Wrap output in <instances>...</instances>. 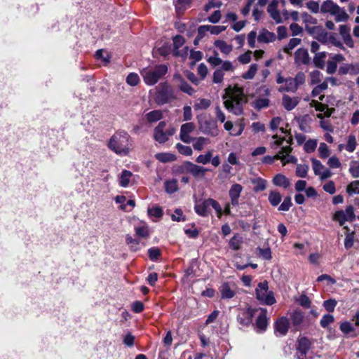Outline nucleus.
<instances>
[{
  "instance_id": "nucleus-3",
  "label": "nucleus",
  "mask_w": 359,
  "mask_h": 359,
  "mask_svg": "<svg viewBox=\"0 0 359 359\" xmlns=\"http://www.w3.org/2000/svg\"><path fill=\"white\" fill-rule=\"evenodd\" d=\"M140 73L147 85L154 86L168 73V67L165 65H158L154 68H144Z\"/></svg>"
},
{
  "instance_id": "nucleus-58",
  "label": "nucleus",
  "mask_w": 359,
  "mask_h": 359,
  "mask_svg": "<svg viewBox=\"0 0 359 359\" xmlns=\"http://www.w3.org/2000/svg\"><path fill=\"white\" fill-rule=\"evenodd\" d=\"M322 74L319 70H313L310 73L311 84H318L321 82Z\"/></svg>"
},
{
  "instance_id": "nucleus-51",
  "label": "nucleus",
  "mask_w": 359,
  "mask_h": 359,
  "mask_svg": "<svg viewBox=\"0 0 359 359\" xmlns=\"http://www.w3.org/2000/svg\"><path fill=\"white\" fill-rule=\"evenodd\" d=\"M319 156L321 158H326L330 154V151L325 142H321L318 147Z\"/></svg>"
},
{
  "instance_id": "nucleus-42",
  "label": "nucleus",
  "mask_w": 359,
  "mask_h": 359,
  "mask_svg": "<svg viewBox=\"0 0 359 359\" xmlns=\"http://www.w3.org/2000/svg\"><path fill=\"white\" fill-rule=\"evenodd\" d=\"M257 69H258V65L257 64H252L249 67L248 70L242 75V77L244 79H248V80L252 79L255 77V76L257 72Z\"/></svg>"
},
{
  "instance_id": "nucleus-61",
  "label": "nucleus",
  "mask_w": 359,
  "mask_h": 359,
  "mask_svg": "<svg viewBox=\"0 0 359 359\" xmlns=\"http://www.w3.org/2000/svg\"><path fill=\"white\" fill-rule=\"evenodd\" d=\"M140 81V77L136 73H130L126 77V82L131 86H135Z\"/></svg>"
},
{
  "instance_id": "nucleus-6",
  "label": "nucleus",
  "mask_w": 359,
  "mask_h": 359,
  "mask_svg": "<svg viewBox=\"0 0 359 359\" xmlns=\"http://www.w3.org/2000/svg\"><path fill=\"white\" fill-rule=\"evenodd\" d=\"M165 126V121H160L154 130V138L160 144L166 142L175 133V129L172 127L164 130Z\"/></svg>"
},
{
  "instance_id": "nucleus-5",
  "label": "nucleus",
  "mask_w": 359,
  "mask_h": 359,
  "mask_svg": "<svg viewBox=\"0 0 359 359\" xmlns=\"http://www.w3.org/2000/svg\"><path fill=\"white\" fill-rule=\"evenodd\" d=\"M175 99L176 95L173 89L167 83H161L156 95V102L159 105H163Z\"/></svg>"
},
{
  "instance_id": "nucleus-24",
  "label": "nucleus",
  "mask_w": 359,
  "mask_h": 359,
  "mask_svg": "<svg viewBox=\"0 0 359 359\" xmlns=\"http://www.w3.org/2000/svg\"><path fill=\"white\" fill-rule=\"evenodd\" d=\"M295 120L299 125V129L305 133L310 131V127L309 126L311 118L309 114H305L299 117H295Z\"/></svg>"
},
{
  "instance_id": "nucleus-34",
  "label": "nucleus",
  "mask_w": 359,
  "mask_h": 359,
  "mask_svg": "<svg viewBox=\"0 0 359 359\" xmlns=\"http://www.w3.org/2000/svg\"><path fill=\"white\" fill-rule=\"evenodd\" d=\"M243 243V238L239 234H235L229 241V248L233 250H238Z\"/></svg>"
},
{
  "instance_id": "nucleus-49",
  "label": "nucleus",
  "mask_w": 359,
  "mask_h": 359,
  "mask_svg": "<svg viewBox=\"0 0 359 359\" xmlns=\"http://www.w3.org/2000/svg\"><path fill=\"white\" fill-rule=\"evenodd\" d=\"M334 321V318L331 314H325L320 320V325L323 328H327Z\"/></svg>"
},
{
  "instance_id": "nucleus-41",
  "label": "nucleus",
  "mask_w": 359,
  "mask_h": 359,
  "mask_svg": "<svg viewBox=\"0 0 359 359\" xmlns=\"http://www.w3.org/2000/svg\"><path fill=\"white\" fill-rule=\"evenodd\" d=\"M135 234L138 237L146 238L149 236V228L147 225H141L135 227Z\"/></svg>"
},
{
  "instance_id": "nucleus-25",
  "label": "nucleus",
  "mask_w": 359,
  "mask_h": 359,
  "mask_svg": "<svg viewBox=\"0 0 359 359\" xmlns=\"http://www.w3.org/2000/svg\"><path fill=\"white\" fill-rule=\"evenodd\" d=\"M327 53L325 51L316 53L313 58V63L316 68L323 69L325 67V58Z\"/></svg>"
},
{
  "instance_id": "nucleus-50",
  "label": "nucleus",
  "mask_w": 359,
  "mask_h": 359,
  "mask_svg": "<svg viewBox=\"0 0 359 359\" xmlns=\"http://www.w3.org/2000/svg\"><path fill=\"white\" fill-rule=\"evenodd\" d=\"M275 158H276V159L281 160V161L283 163V164L289 163H297V158L295 156H291V155L281 156L280 154H276L275 156Z\"/></svg>"
},
{
  "instance_id": "nucleus-43",
  "label": "nucleus",
  "mask_w": 359,
  "mask_h": 359,
  "mask_svg": "<svg viewBox=\"0 0 359 359\" xmlns=\"http://www.w3.org/2000/svg\"><path fill=\"white\" fill-rule=\"evenodd\" d=\"M267 12L269 13L270 17L274 20L277 24L281 23L283 22L280 13L277 8L267 7Z\"/></svg>"
},
{
  "instance_id": "nucleus-8",
  "label": "nucleus",
  "mask_w": 359,
  "mask_h": 359,
  "mask_svg": "<svg viewBox=\"0 0 359 359\" xmlns=\"http://www.w3.org/2000/svg\"><path fill=\"white\" fill-rule=\"evenodd\" d=\"M259 311L257 308L248 307L245 310L241 311L237 316V320L239 324L248 326L251 324L252 318Z\"/></svg>"
},
{
  "instance_id": "nucleus-37",
  "label": "nucleus",
  "mask_w": 359,
  "mask_h": 359,
  "mask_svg": "<svg viewBox=\"0 0 359 359\" xmlns=\"http://www.w3.org/2000/svg\"><path fill=\"white\" fill-rule=\"evenodd\" d=\"M165 190L168 194H173L178 190L177 182L176 180L172 179L165 181Z\"/></svg>"
},
{
  "instance_id": "nucleus-64",
  "label": "nucleus",
  "mask_w": 359,
  "mask_h": 359,
  "mask_svg": "<svg viewBox=\"0 0 359 359\" xmlns=\"http://www.w3.org/2000/svg\"><path fill=\"white\" fill-rule=\"evenodd\" d=\"M171 219L175 222H184L186 220V217L180 208L175 209V213L171 215Z\"/></svg>"
},
{
  "instance_id": "nucleus-33",
  "label": "nucleus",
  "mask_w": 359,
  "mask_h": 359,
  "mask_svg": "<svg viewBox=\"0 0 359 359\" xmlns=\"http://www.w3.org/2000/svg\"><path fill=\"white\" fill-rule=\"evenodd\" d=\"M252 183L255 185L254 191L255 192L264 191L266 188L267 182L263 178L257 177L253 179Z\"/></svg>"
},
{
  "instance_id": "nucleus-23",
  "label": "nucleus",
  "mask_w": 359,
  "mask_h": 359,
  "mask_svg": "<svg viewBox=\"0 0 359 359\" xmlns=\"http://www.w3.org/2000/svg\"><path fill=\"white\" fill-rule=\"evenodd\" d=\"M219 292L221 294V298L224 299H229L233 298L236 292L233 290L229 283L225 282L222 284L219 287Z\"/></svg>"
},
{
  "instance_id": "nucleus-19",
  "label": "nucleus",
  "mask_w": 359,
  "mask_h": 359,
  "mask_svg": "<svg viewBox=\"0 0 359 359\" xmlns=\"http://www.w3.org/2000/svg\"><path fill=\"white\" fill-rule=\"evenodd\" d=\"M216 128V123L211 119L200 122V129L205 134L211 135L212 136L217 135V133H215Z\"/></svg>"
},
{
  "instance_id": "nucleus-59",
  "label": "nucleus",
  "mask_w": 359,
  "mask_h": 359,
  "mask_svg": "<svg viewBox=\"0 0 359 359\" xmlns=\"http://www.w3.org/2000/svg\"><path fill=\"white\" fill-rule=\"evenodd\" d=\"M207 61L212 67L219 66L222 62V59L218 57V53L216 51H214V55L210 56Z\"/></svg>"
},
{
  "instance_id": "nucleus-9",
  "label": "nucleus",
  "mask_w": 359,
  "mask_h": 359,
  "mask_svg": "<svg viewBox=\"0 0 359 359\" xmlns=\"http://www.w3.org/2000/svg\"><path fill=\"white\" fill-rule=\"evenodd\" d=\"M311 348V342L306 337L298 339L296 355L297 359H306V353Z\"/></svg>"
},
{
  "instance_id": "nucleus-60",
  "label": "nucleus",
  "mask_w": 359,
  "mask_h": 359,
  "mask_svg": "<svg viewBox=\"0 0 359 359\" xmlns=\"http://www.w3.org/2000/svg\"><path fill=\"white\" fill-rule=\"evenodd\" d=\"M257 250L259 252V257L262 259L265 260H270L271 259V251L269 248H261L258 247Z\"/></svg>"
},
{
  "instance_id": "nucleus-62",
  "label": "nucleus",
  "mask_w": 359,
  "mask_h": 359,
  "mask_svg": "<svg viewBox=\"0 0 359 359\" xmlns=\"http://www.w3.org/2000/svg\"><path fill=\"white\" fill-rule=\"evenodd\" d=\"M340 330L345 334H350L354 331V327L352 324L348 321H345L341 323L339 326Z\"/></svg>"
},
{
  "instance_id": "nucleus-45",
  "label": "nucleus",
  "mask_w": 359,
  "mask_h": 359,
  "mask_svg": "<svg viewBox=\"0 0 359 359\" xmlns=\"http://www.w3.org/2000/svg\"><path fill=\"white\" fill-rule=\"evenodd\" d=\"M211 102L208 99L202 98L195 103L194 108L196 111L204 110L208 109L210 106Z\"/></svg>"
},
{
  "instance_id": "nucleus-46",
  "label": "nucleus",
  "mask_w": 359,
  "mask_h": 359,
  "mask_svg": "<svg viewBox=\"0 0 359 359\" xmlns=\"http://www.w3.org/2000/svg\"><path fill=\"white\" fill-rule=\"evenodd\" d=\"M317 144L318 142L316 140L310 139L304 143V149L306 153H312L316 150Z\"/></svg>"
},
{
  "instance_id": "nucleus-15",
  "label": "nucleus",
  "mask_w": 359,
  "mask_h": 359,
  "mask_svg": "<svg viewBox=\"0 0 359 359\" xmlns=\"http://www.w3.org/2000/svg\"><path fill=\"white\" fill-rule=\"evenodd\" d=\"M185 170L191 174L194 177H203L208 171L207 168L196 165L190 161H187L184 164Z\"/></svg>"
},
{
  "instance_id": "nucleus-63",
  "label": "nucleus",
  "mask_w": 359,
  "mask_h": 359,
  "mask_svg": "<svg viewBox=\"0 0 359 359\" xmlns=\"http://www.w3.org/2000/svg\"><path fill=\"white\" fill-rule=\"evenodd\" d=\"M212 152L208 151L205 154H201L197 158L196 161L198 163H202L203 165H205L208 163L212 158Z\"/></svg>"
},
{
  "instance_id": "nucleus-55",
  "label": "nucleus",
  "mask_w": 359,
  "mask_h": 359,
  "mask_svg": "<svg viewBox=\"0 0 359 359\" xmlns=\"http://www.w3.org/2000/svg\"><path fill=\"white\" fill-rule=\"evenodd\" d=\"M337 304V301L334 299H329L324 301L323 307L329 313L333 312Z\"/></svg>"
},
{
  "instance_id": "nucleus-16",
  "label": "nucleus",
  "mask_w": 359,
  "mask_h": 359,
  "mask_svg": "<svg viewBox=\"0 0 359 359\" xmlns=\"http://www.w3.org/2000/svg\"><path fill=\"white\" fill-rule=\"evenodd\" d=\"M290 322L286 317L278 319L274 325L275 333L277 336H285L288 332Z\"/></svg>"
},
{
  "instance_id": "nucleus-52",
  "label": "nucleus",
  "mask_w": 359,
  "mask_h": 359,
  "mask_svg": "<svg viewBox=\"0 0 359 359\" xmlns=\"http://www.w3.org/2000/svg\"><path fill=\"white\" fill-rule=\"evenodd\" d=\"M349 172L353 177H359V161H353L351 162Z\"/></svg>"
},
{
  "instance_id": "nucleus-53",
  "label": "nucleus",
  "mask_w": 359,
  "mask_h": 359,
  "mask_svg": "<svg viewBox=\"0 0 359 359\" xmlns=\"http://www.w3.org/2000/svg\"><path fill=\"white\" fill-rule=\"evenodd\" d=\"M176 148L178 152L184 156H191L193 153L191 148L189 146L183 145L180 143L176 144Z\"/></svg>"
},
{
  "instance_id": "nucleus-32",
  "label": "nucleus",
  "mask_w": 359,
  "mask_h": 359,
  "mask_svg": "<svg viewBox=\"0 0 359 359\" xmlns=\"http://www.w3.org/2000/svg\"><path fill=\"white\" fill-rule=\"evenodd\" d=\"M332 15L334 16V20L337 22H346L349 18V15L347 14L345 9L344 8H341L340 6H339V9H337L336 14H333Z\"/></svg>"
},
{
  "instance_id": "nucleus-7",
  "label": "nucleus",
  "mask_w": 359,
  "mask_h": 359,
  "mask_svg": "<svg viewBox=\"0 0 359 359\" xmlns=\"http://www.w3.org/2000/svg\"><path fill=\"white\" fill-rule=\"evenodd\" d=\"M334 219L337 221L340 226H343L346 222H353L355 219V215L353 205L347 206L345 210L336 211L334 214Z\"/></svg>"
},
{
  "instance_id": "nucleus-56",
  "label": "nucleus",
  "mask_w": 359,
  "mask_h": 359,
  "mask_svg": "<svg viewBox=\"0 0 359 359\" xmlns=\"http://www.w3.org/2000/svg\"><path fill=\"white\" fill-rule=\"evenodd\" d=\"M311 162L313 164V172L316 175H320V172L325 169L324 165L319 160L312 158Z\"/></svg>"
},
{
  "instance_id": "nucleus-13",
  "label": "nucleus",
  "mask_w": 359,
  "mask_h": 359,
  "mask_svg": "<svg viewBox=\"0 0 359 359\" xmlns=\"http://www.w3.org/2000/svg\"><path fill=\"white\" fill-rule=\"evenodd\" d=\"M309 32L319 42L325 44L328 42V34L322 27L315 26L308 29Z\"/></svg>"
},
{
  "instance_id": "nucleus-57",
  "label": "nucleus",
  "mask_w": 359,
  "mask_h": 359,
  "mask_svg": "<svg viewBox=\"0 0 359 359\" xmlns=\"http://www.w3.org/2000/svg\"><path fill=\"white\" fill-rule=\"evenodd\" d=\"M292 199H291V197L290 196H286L283 203L280 205V206L278 207V210L279 211H288L290 210V208L292 207Z\"/></svg>"
},
{
  "instance_id": "nucleus-47",
  "label": "nucleus",
  "mask_w": 359,
  "mask_h": 359,
  "mask_svg": "<svg viewBox=\"0 0 359 359\" xmlns=\"http://www.w3.org/2000/svg\"><path fill=\"white\" fill-rule=\"evenodd\" d=\"M302 42V40L298 38H292L290 40L288 44L285 46L284 51L286 53H290V52L297 47L299 44H300Z\"/></svg>"
},
{
  "instance_id": "nucleus-18",
  "label": "nucleus",
  "mask_w": 359,
  "mask_h": 359,
  "mask_svg": "<svg viewBox=\"0 0 359 359\" xmlns=\"http://www.w3.org/2000/svg\"><path fill=\"white\" fill-rule=\"evenodd\" d=\"M339 34L345 44L349 48H353L354 42L351 36V27L346 25H341L339 27Z\"/></svg>"
},
{
  "instance_id": "nucleus-22",
  "label": "nucleus",
  "mask_w": 359,
  "mask_h": 359,
  "mask_svg": "<svg viewBox=\"0 0 359 359\" xmlns=\"http://www.w3.org/2000/svg\"><path fill=\"white\" fill-rule=\"evenodd\" d=\"M272 182L275 186L284 189L288 188L290 185V180L281 173L276 174L273 177Z\"/></svg>"
},
{
  "instance_id": "nucleus-27",
  "label": "nucleus",
  "mask_w": 359,
  "mask_h": 359,
  "mask_svg": "<svg viewBox=\"0 0 359 359\" xmlns=\"http://www.w3.org/2000/svg\"><path fill=\"white\" fill-rule=\"evenodd\" d=\"M357 142L355 135H350L347 139V144L344 146V144H339V149L341 150L343 147H345V149L351 153L353 152L356 148Z\"/></svg>"
},
{
  "instance_id": "nucleus-2",
  "label": "nucleus",
  "mask_w": 359,
  "mask_h": 359,
  "mask_svg": "<svg viewBox=\"0 0 359 359\" xmlns=\"http://www.w3.org/2000/svg\"><path fill=\"white\" fill-rule=\"evenodd\" d=\"M130 137L124 130L116 131L110 138L108 147L116 154L126 156L129 153V140Z\"/></svg>"
},
{
  "instance_id": "nucleus-14",
  "label": "nucleus",
  "mask_w": 359,
  "mask_h": 359,
  "mask_svg": "<svg viewBox=\"0 0 359 359\" xmlns=\"http://www.w3.org/2000/svg\"><path fill=\"white\" fill-rule=\"evenodd\" d=\"M195 125L192 122H188L181 126L180 137V140L187 144L191 142L192 138L189 134L195 130Z\"/></svg>"
},
{
  "instance_id": "nucleus-4",
  "label": "nucleus",
  "mask_w": 359,
  "mask_h": 359,
  "mask_svg": "<svg viewBox=\"0 0 359 359\" xmlns=\"http://www.w3.org/2000/svg\"><path fill=\"white\" fill-rule=\"evenodd\" d=\"M257 299L262 304L271 306L276 302L274 294L269 290V285L266 280L260 282L255 289Z\"/></svg>"
},
{
  "instance_id": "nucleus-36",
  "label": "nucleus",
  "mask_w": 359,
  "mask_h": 359,
  "mask_svg": "<svg viewBox=\"0 0 359 359\" xmlns=\"http://www.w3.org/2000/svg\"><path fill=\"white\" fill-rule=\"evenodd\" d=\"M215 46L217 47L220 51L226 55H228L232 50V46L228 45L226 41L222 40H217L215 42Z\"/></svg>"
},
{
  "instance_id": "nucleus-11",
  "label": "nucleus",
  "mask_w": 359,
  "mask_h": 359,
  "mask_svg": "<svg viewBox=\"0 0 359 359\" xmlns=\"http://www.w3.org/2000/svg\"><path fill=\"white\" fill-rule=\"evenodd\" d=\"M209 207L208 198L195 200L194 211L198 215L203 217H208L210 213Z\"/></svg>"
},
{
  "instance_id": "nucleus-28",
  "label": "nucleus",
  "mask_w": 359,
  "mask_h": 359,
  "mask_svg": "<svg viewBox=\"0 0 359 359\" xmlns=\"http://www.w3.org/2000/svg\"><path fill=\"white\" fill-rule=\"evenodd\" d=\"M193 147L196 151H202L204 148V146L208 143H210V140L208 138L204 137H198L192 138Z\"/></svg>"
},
{
  "instance_id": "nucleus-44",
  "label": "nucleus",
  "mask_w": 359,
  "mask_h": 359,
  "mask_svg": "<svg viewBox=\"0 0 359 359\" xmlns=\"http://www.w3.org/2000/svg\"><path fill=\"white\" fill-rule=\"evenodd\" d=\"M179 88L189 95H192L195 93V90L183 79L180 81Z\"/></svg>"
},
{
  "instance_id": "nucleus-39",
  "label": "nucleus",
  "mask_w": 359,
  "mask_h": 359,
  "mask_svg": "<svg viewBox=\"0 0 359 359\" xmlns=\"http://www.w3.org/2000/svg\"><path fill=\"white\" fill-rule=\"evenodd\" d=\"M333 45L334 46L339 48L340 49L344 50V47L343 43L340 40H339L337 35L336 33L332 32L328 34V42Z\"/></svg>"
},
{
  "instance_id": "nucleus-1",
  "label": "nucleus",
  "mask_w": 359,
  "mask_h": 359,
  "mask_svg": "<svg viewBox=\"0 0 359 359\" xmlns=\"http://www.w3.org/2000/svg\"><path fill=\"white\" fill-rule=\"evenodd\" d=\"M224 105L226 109L235 116H241L244 114V106L248 100L243 89L234 88L232 92L223 95Z\"/></svg>"
},
{
  "instance_id": "nucleus-26",
  "label": "nucleus",
  "mask_w": 359,
  "mask_h": 359,
  "mask_svg": "<svg viewBox=\"0 0 359 359\" xmlns=\"http://www.w3.org/2000/svg\"><path fill=\"white\" fill-rule=\"evenodd\" d=\"M276 34L266 29H263L258 35L257 40L260 43H269L276 40Z\"/></svg>"
},
{
  "instance_id": "nucleus-54",
  "label": "nucleus",
  "mask_w": 359,
  "mask_h": 359,
  "mask_svg": "<svg viewBox=\"0 0 359 359\" xmlns=\"http://www.w3.org/2000/svg\"><path fill=\"white\" fill-rule=\"evenodd\" d=\"M347 193L349 195L359 194V180L351 182L347 187Z\"/></svg>"
},
{
  "instance_id": "nucleus-29",
  "label": "nucleus",
  "mask_w": 359,
  "mask_h": 359,
  "mask_svg": "<svg viewBox=\"0 0 359 359\" xmlns=\"http://www.w3.org/2000/svg\"><path fill=\"white\" fill-rule=\"evenodd\" d=\"M285 83V86L280 88L279 91L295 93L298 89V87H297V84L295 83L293 78H291V77L287 78Z\"/></svg>"
},
{
  "instance_id": "nucleus-48",
  "label": "nucleus",
  "mask_w": 359,
  "mask_h": 359,
  "mask_svg": "<svg viewBox=\"0 0 359 359\" xmlns=\"http://www.w3.org/2000/svg\"><path fill=\"white\" fill-rule=\"evenodd\" d=\"M309 165L305 164H299L296 168V175L299 177L304 178L307 176Z\"/></svg>"
},
{
  "instance_id": "nucleus-31",
  "label": "nucleus",
  "mask_w": 359,
  "mask_h": 359,
  "mask_svg": "<svg viewBox=\"0 0 359 359\" xmlns=\"http://www.w3.org/2000/svg\"><path fill=\"white\" fill-rule=\"evenodd\" d=\"M268 200L272 206L276 207L280 203L282 196L278 191H271L269 194Z\"/></svg>"
},
{
  "instance_id": "nucleus-20",
  "label": "nucleus",
  "mask_w": 359,
  "mask_h": 359,
  "mask_svg": "<svg viewBox=\"0 0 359 359\" xmlns=\"http://www.w3.org/2000/svg\"><path fill=\"white\" fill-rule=\"evenodd\" d=\"M300 102L299 97H290L287 95H283L282 104L287 111H291L294 109Z\"/></svg>"
},
{
  "instance_id": "nucleus-40",
  "label": "nucleus",
  "mask_w": 359,
  "mask_h": 359,
  "mask_svg": "<svg viewBox=\"0 0 359 359\" xmlns=\"http://www.w3.org/2000/svg\"><path fill=\"white\" fill-rule=\"evenodd\" d=\"M132 172L130 171L126 170H123L120 176L119 184L123 187H126L129 184Z\"/></svg>"
},
{
  "instance_id": "nucleus-21",
  "label": "nucleus",
  "mask_w": 359,
  "mask_h": 359,
  "mask_svg": "<svg viewBox=\"0 0 359 359\" xmlns=\"http://www.w3.org/2000/svg\"><path fill=\"white\" fill-rule=\"evenodd\" d=\"M339 6L336 3L332 0H326L323 1L320 6V12L322 13H330V15L336 14L337 9Z\"/></svg>"
},
{
  "instance_id": "nucleus-17",
  "label": "nucleus",
  "mask_w": 359,
  "mask_h": 359,
  "mask_svg": "<svg viewBox=\"0 0 359 359\" xmlns=\"http://www.w3.org/2000/svg\"><path fill=\"white\" fill-rule=\"evenodd\" d=\"M243 187L240 184H233L231 186L229 191V196L231 200V204L236 207L239 205V198L243 191Z\"/></svg>"
},
{
  "instance_id": "nucleus-30",
  "label": "nucleus",
  "mask_w": 359,
  "mask_h": 359,
  "mask_svg": "<svg viewBox=\"0 0 359 359\" xmlns=\"http://www.w3.org/2000/svg\"><path fill=\"white\" fill-rule=\"evenodd\" d=\"M146 118L149 123L156 122L163 118V112L159 109L151 111L146 114Z\"/></svg>"
},
{
  "instance_id": "nucleus-12",
  "label": "nucleus",
  "mask_w": 359,
  "mask_h": 359,
  "mask_svg": "<svg viewBox=\"0 0 359 359\" xmlns=\"http://www.w3.org/2000/svg\"><path fill=\"white\" fill-rule=\"evenodd\" d=\"M311 62V57L306 48H299L294 53V63L297 66L308 65Z\"/></svg>"
},
{
  "instance_id": "nucleus-38",
  "label": "nucleus",
  "mask_w": 359,
  "mask_h": 359,
  "mask_svg": "<svg viewBox=\"0 0 359 359\" xmlns=\"http://www.w3.org/2000/svg\"><path fill=\"white\" fill-rule=\"evenodd\" d=\"M269 100L268 98H257L252 102V106L257 110L266 108L269 105Z\"/></svg>"
},
{
  "instance_id": "nucleus-10",
  "label": "nucleus",
  "mask_w": 359,
  "mask_h": 359,
  "mask_svg": "<svg viewBox=\"0 0 359 359\" xmlns=\"http://www.w3.org/2000/svg\"><path fill=\"white\" fill-rule=\"evenodd\" d=\"M260 312L255 323L257 332H264L268 327L267 310L264 308H258Z\"/></svg>"
},
{
  "instance_id": "nucleus-35",
  "label": "nucleus",
  "mask_w": 359,
  "mask_h": 359,
  "mask_svg": "<svg viewBox=\"0 0 359 359\" xmlns=\"http://www.w3.org/2000/svg\"><path fill=\"white\" fill-rule=\"evenodd\" d=\"M290 318L293 326L297 327L302 323L304 315L300 311H294L291 314Z\"/></svg>"
}]
</instances>
